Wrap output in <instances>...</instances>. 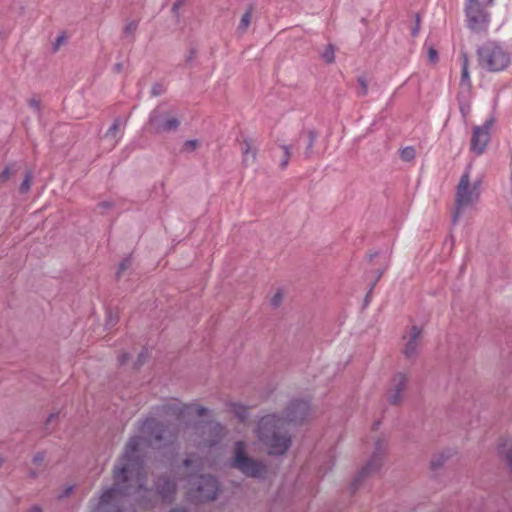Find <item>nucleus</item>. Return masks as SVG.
Wrapping results in <instances>:
<instances>
[{
    "instance_id": "nucleus-1",
    "label": "nucleus",
    "mask_w": 512,
    "mask_h": 512,
    "mask_svg": "<svg viewBox=\"0 0 512 512\" xmlns=\"http://www.w3.org/2000/svg\"><path fill=\"white\" fill-rule=\"evenodd\" d=\"M140 431L143 436L129 438L122 455L114 464L113 485L102 492L91 512H124L122 507L128 497H133L144 508L153 506L155 494L146 487L144 447L173 445L179 429L174 423L148 418L142 422Z\"/></svg>"
},
{
    "instance_id": "nucleus-2",
    "label": "nucleus",
    "mask_w": 512,
    "mask_h": 512,
    "mask_svg": "<svg viewBox=\"0 0 512 512\" xmlns=\"http://www.w3.org/2000/svg\"><path fill=\"white\" fill-rule=\"evenodd\" d=\"M310 413V403L303 399H294L286 407L285 417L278 414L263 416L257 425V437L267 447L270 455H283L291 446L292 438L286 426L289 423L303 422Z\"/></svg>"
},
{
    "instance_id": "nucleus-3",
    "label": "nucleus",
    "mask_w": 512,
    "mask_h": 512,
    "mask_svg": "<svg viewBox=\"0 0 512 512\" xmlns=\"http://www.w3.org/2000/svg\"><path fill=\"white\" fill-rule=\"evenodd\" d=\"M479 66L489 72H500L510 64V55L496 41H487L477 49Z\"/></svg>"
},
{
    "instance_id": "nucleus-4",
    "label": "nucleus",
    "mask_w": 512,
    "mask_h": 512,
    "mask_svg": "<svg viewBox=\"0 0 512 512\" xmlns=\"http://www.w3.org/2000/svg\"><path fill=\"white\" fill-rule=\"evenodd\" d=\"M230 466L250 478H264L267 473V465L263 461L249 456L243 441H237L234 444Z\"/></svg>"
},
{
    "instance_id": "nucleus-5",
    "label": "nucleus",
    "mask_w": 512,
    "mask_h": 512,
    "mask_svg": "<svg viewBox=\"0 0 512 512\" xmlns=\"http://www.w3.org/2000/svg\"><path fill=\"white\" fill-rule=\"evenodd\" d=\"M187 495L196 503L213 501L219 492V482L212 475H191L188 479Z\"/></svg>"
},
{
    "instance_id": "nucleus-6",
    "label": "nucleus",
    "mask_w": 512,
    "mask_h": 512,
    "mask_svg": "<svg viewBox=\"0 0 512 512\" xmlns=\"http://www.w3.org/2000/svg\"><path fill=\"white\" fill-rule=\"evenodd\" d=\"M494 0H467L465 16L468 28L475 32H486L491 22V15L487 8L492 6Z\"/></svg>"
},
{
    "instance_id": "nucleus-7",
    "label": "nucleus",
    "mask_w": 512,
    "mask_h": 512,
    "mask_svg": "<svg viewBox=\"0 0 512 512\" xmlns=\"http://www.w3.org/2000/svg\"><path fill=\"white\" fill-rule=\"evenodd\" d=\"M479 193L477 186H470V173L465 171L459 181L455 198V211L452 216V223L455 225L461 217L463 210L477 201Z\"/></svg>"
},
{
    "instance_id": "nucleus-8",
    "label": "nucleus",
    "mask_w": 512,
    "mask_h": 512,
    "mask_svg": "<svg viewBox=\"0 0 512 512\" xmlns=\"http://www.w3.org/2000/svg\"><path fill=\"white\" fill-rule=\"evenodd\" d=\"M387 451V442L384 439H377L374 452L367 463L357 473L351 483L352 491H356L359 486L369 477L378 473L383 464V457Z\"/></svg>"
},
{
    "instance_id": "nucleus-9",
    "label": "nucleus",
    "mask_w": 512,
    "mask_h": 512,
    "mask_svg": "<svg viewBox=\"0 0 512 512\" xmlns=\"http://www.w3.org/2000/svg\"><path fill=\"white\" fill-rule=\"evenodd\" d=\"M150 129L157 134L176 131L180 126L179 119L169 112L154 109L149 116Z\"/></svg>"
},
{
    "instance_id": "nucleus-10",
    "label": "nucleus",
    "mask_w": 512,
    "mask_h": 512,
    "mask_svg": "<svg viewBox=\"0 0 512 512\" xmlns=\"http://www.w3.org/2000/svg\"><path fill=\"white\" fill-rule=\"evenodd\" d=\"M163 411L167 415L174 416L180 422H185L194 414L198 417H202L207 413V409L203 406L197 404H182L177 401L163 405Z\"/></svg>"
},
{
    "instance_id": "nucleus-11",
    "label": "nucleus",
    "mask_w": 512,
    "mask_h": 512,
    "mask_svg": "<svg viewBox=\"0 0 512 512\" xmlns=\"http://www.w3.org/2000/svg\"><path fill=\"white\" fill-rule=\"evenodd\" d=\"M493 124V120H487L481 126H474L471 137V151L477 155H481L490 140V131Z\"/></svg>"
},
{
    "instance_id": "nucleus-12",
    "label": "nucleus",
    "mask_w": 512,
    "mask_h": 512,
    "mask_svg": "<svg viewBox=\"0 0 512 512\" xmlns=\"http://www.w3.org/2000/svg\"><path fill=\"white\" fill-rule=\"evenodd\" d=\"M155 490L164 502L171 503L177 491V484L166 475L159 476L155 481Z\"/></svg>"
},
{
    "instance_id": "nucleus-13",
    "label": "nucleus",
    "mask_w": 512,
    "mask_h": 512,
    "mask_svg": "<svg viewBox=\"0 0 512 512\" xmlns=\"http://www.w3.org/2000/svg\"><path fill=\"white\" fill-rule=\"evenodd\" d=\"M407 377L403 373H397L394 375L391 387L387 392V401L392 405H398L402 399V393L406 388Z\"/></svg>"
},
{
    "instance_id": "nucleus-14",
    "label": "nucleus",
    "mask_w": 512,
    "mask_h": 512,
    "mask_svg": "<svg viewBox=\"0 0 512 512\" xmlns=\"http://www.w3.org/2000/svg\"><path fill=\"white\" fill-rule=\"evenodd\" d=\"M421 333L422 331L418 326L414 325L411 327L407 343L402 350L406 358H412L416 356Z\"/></svg>"
},
{
    "instance_id": "nucleus-15",
    "label": "nucleus",
    "mask_w": 512,
    "mask_h": 512,
    "mask_svg": "<svg viewBox=\"0 0 512 512\" xmlns=\"http://www.w3.org/2000/svg\"><path fill=\"white\" fill-rule=\"evenodd\" d=\"M211 434V437L208 439H203L199 445H203L206 447H212L216 445L221 439L222 426L218 423H209L205 426Z\"/></svg>"
},
{
    "instance_id": "nucleus-16",
    "label": "nucleus",
    "mask_w": 512,
    "mask_h": 512,
    "mask_svg": "<svg viewBox=\"0 0 512 512\" xmlns=\"http://www.w3.org/2000/svg\"><path fill=\"white\" fill-rule=\"evenodd\" d=\"M123 125H124V123H123L122 119L120 117H117L114 120V122L112 123V125L110 126V128L106 131L104 138L113 140L112 147H115L117 145V143L119 142V140L121 139L122 134H123L121 131V126H123Z\"/></svg>"
},
{
    "instance_id": "nucleus-17",
    "label": "nucleus",
    "mask_w": 512,
    "mask_h": 512,
    "mask_svg": "<svg viewBox=\"0 0 512 512\" xmlns=\"http://www.w3.org/2000/svg\"><path fill=\"white\" fill-rule=\"evenodd\" d=\"M241 152L243 155V162L246 165L253 164L256 160V149L253 147L251 139H244L241 143Z\"/></svg>"
},
{
    "instance_id": "nucleus-18",
    "label": "nucleus",
    "mask_w": 512,
    "mask_h": 512,
    "mask_svg": "<svg viewBox=\"0 0 512 512\" xmlns=\"http://www.w3.org/2000/svg\"><path fill=\"white\" fill-rule=\"evenodd\" d=\"M455 454L453 449H446L436 454L431 459V468L433 470L441 468L444 463Z\"/></svg>"
},
{
    "instance_id": "nucleus-19",
    "label": "nucleus",
    "mask_w": 512,
    "mask_h": 512,
    "mask_svg": "<svg viewBox=\"0 0 512 512\" xmlns=\"http://www.w3.org/2000/svg\"><path fill=\"white\" fill-rule=\"evenodd\" d=\"M18 171L16 163L9 164L0 172V185L6 183Z\"/></svg>"
},
{
    "instance_id": "nucleus-20",
    "label": "nucleus",
    "mask_w": 512,
    "mask_h": 512,
    "mask_svg": "<svg viewBox=\"0 0 512 512\" xmlns=\"http://www.w3.org/2000/svg\"><path fill=\"white\" fill-rule=\"evenodd\" d=\"M183 465L187 469L193 467L196 471H199L202 469V459L195 454H191L184 459Z\"/></svg>"
},
{
    "instance_id": "nucleus-21",
    "label": "nucleus",
    "mask_w": 512,
    "mask_h": 512,
    "mask_svg": "<svg viewBox=\"0 0 512 512\" xmlns=\"http://www.w3.org/2000/svg\"><path fill=\"white\" fill-rule=\"evenodd\" d=\"M230 410L239 418L240 421H245L248 417V409L240 403H232Z\"/></svg>"
},
{
    "instance_id": "nucleus-22",
    "label": "nucleus",
    "mask_w": 512,
    "mask_h": 512,
    "mask_svg": "<svg viewBox=\"0 0 512 512\" xmlns=\"http://www.w3.org/2000/svg\"><path fill=\"white\" fill-rule=\"evenodd\" d=\"M462 58V71H461V82L463 84H470V75L468 71V57L466 53H461Z\"/></svg>"
},
{
    "instance_id": "nucleus-23",
    "label": "nucleus",
    "mask_w": 512,
    "mask_h": 512,
    "mask_svg": "<svg viewBox=\"0 0 512 512\" xmlns=\"http://www.w3.org/2000/svg\"><path fill=\"white\" fill-rule=\"evenodd\" d=\"M251 16H252V13H251V9H249L248 11H246L243 16L241 17V20H240V23L238 25V31H240L241 33H245L251 23Z\"/></svg>"
},
{
    "instance_id": "nucleus-24",
    "label": "nucleus",
    "mask_w": 512,
    "mask_h": 512,
    "mask_svg": "<svg viewBox=\"0 0 512 512\" xmlns=\"http://www.w3.org/2000/svg\"><path fill=\"white\" fill-rule=\"evenodd\" d=\"M307 138H308L307 147H306L304 154H305L306 158H309L313 153V147H314V143L316 141L317 135L313 130H310V131H308Z\"/></svg>"
},
{
    "instance_id": "nucleus-25",
    "label": "nucleus",
    "mask_w": 512,
    "mask_h": 512,
    "mask_svg": "<svg viewBox=\"0 0 512 512\" xmlns=\"http://www.w3.org/2000/svg\"><path fill=\"white\" fill-rule=\"evenodd\" d=\"M32 180H33V173L31 170H28L25 174V178H24L23 182L20 184V187H19L20 193L26 194L30 190Z\"/></svg>"
},
{
    "instance_id": "nucleus-26",
    "label": "nucleus",
    "mask_w": 512,
    "mask_h": 512,
    "mask_svg": "<svg viewBox=\"0 0 512 512\" xmlns=\"http://www.w3.org/2000/svg\"><path fill=\"white\" fill-rule=\"evenodd\" d=\"M358 83V91L357 94L360 97H364L368 94V81L364 75L358 76L357 78Z\"/></svg>"
},
{
    "instance_id": "nucleus-27",
    "label": "nucleus",
    "mask_w": 512,
    "mask_h": 512,
    "mask_svg": "<svg viewBox=\"0 0 512 512\" xmlns=\"http://www.w3.org/2000/svg\"><path fill=\"white\" fill-rule=\"evenodd\" d=\"M322 58L326 63H333L335 60V49L332 44L326 46L322 53Z\"/></svg>"
},
{
    "instance_id": "nucleus-28",
    "label": "nucleus",
    "mask_w": 512,
    "mask_h": 512,
    "mask_svg": "<svg viewBox=\"0 0 512 512\" xmlns=\"http://www.w3.org/2000/svg\"><path fill=\"white\" fill-rule=\"evenodd\" d=\"M281 148L283 150V155H282V158L280 161V167L282 169H285L287 167L290 157H291V149H290V146H287V145H282Z\"/></svg>"
},
{
    "instance_id": "nucleus-29",
    "label": "nucleus",
    "mask_w": 512,
    "mask_h": 512,
    "mask_svg": "<svg viewBox=\"0 0 512 512\" xmlns=\"http://www.w3.org/2000/svg\"><path fill=\"white\" fill-rule=\"evenodd\" d=\"M400 157L406 162L413 160L415 157V149L411 146L403 148L400 152Z\"/></svg>"
},
{
    "instance_id": "nucleus-30",
    "label": "nucleus",
    "mask_w": 512,
    "mask_h": 512,
    "mask_svg": "<svg viewBox=\"0 0 512 512\" xmlns=\"http://www.w3.org/2000/svg\"><path fill=\"white\" fill-rule=\"evenodd\" d=\"M499 453L504 457L507 466L512 472V447H509L507 449H501Z\"/></svg>"
},
{
    "instance_id": "nucleus-31",
    "label": "nucleus",
    "mask_w": 512,
    "mask_h": 512,
    "mask_svg": "<svg viewBox=\"0 0 512 512\" xmlns=\"http://www.w3.org/2000/svg\"><path fill=\"white\" fill-rule=\"evenodd\" d=\"M132 264V261L130 258H125L119 265V268H118V271L116 273V277L117 279H119L122 275V273L127 270L128 268H130Z\"/></svg>"
},
{
    "instance_id": "nucleus-32",
    "label": "nucleus",
    "mask_w": 512,
    "mask_h": 512,
    "mask_svg": "<svg viewBox=\"0 0 512 512\" xmlns=\"http://www.w3.org/2000/svg\"><path fill=\"white\" fill-rule=\"evenodd\" d=\"M198 147V141L197 140H187L183 144V151L185 152H192Z\"/></svg>"
},
{
    "instance_id": "nucleus-33",
    "label": "nucleus",
    "mask_w": 512,
    "mask_h": 512,
    "mask_svg": "<svg viewBox=\"0 0 512 512\" xmlns=\"http://www.w3.org/2000/svg\"><path fill=\"white\" fill-rule=\"evenodd\" d=\"M137 27H138V22L137 21H131V22L127 23L125 28H124V34L126 36H129L130 34H133L136 31Z\"/></svg>"
},
{
    "instance_id": "nucleus-34",
    "label": "nucleus",
    "mask_w": 512,
    "mask_h": 512,
    "mask_svg": "<svg viewBox=\"0 0 512 512\" xmlns=\"http://www.w3.org/2000/svg\"><path fill=\"white\" fill-rule=\"evenodd\" d=\"M185 2L186 0H176L172 5L171 11L176 17L179 16L180 8L185 4Z\"/></svg>"
},
{
    "instance_id": "nucleus-35",
    "label": "nucleus",
    "mask_w": 512,
    "mask_h": 512,
    "mask_svg": "<svg viewBox=\"0 0 512 512\" xmlns=\"http://www.w3.org/2000/svg\"><path fill=\"white\" fill-rule=\"evenodd\" d=\"M163 92H164V87L162 84L155 83L152 86V89H151L152 96H160L163 94Z\"/></svg>"
},
{
    "instance_id": "nucleus-36",
    "label": "nucleus",
    "mask_w": 512,
    "mask_h": 512,
    "mask_svg": "<svg viewBox=\"0 0 512 512\" xmlns=\"http://www.w3.org/2000/svg\"><path fill=\"white\" fill-rule=\"evenodd\" d=\"M428 59L430 62L435 63L438 61V52L433 47L428 49Z\"/></svg>"
},
{
    "instance_id": "nucleus-37",
    "label": "nucleus",
    "mask_w": 512,
    "mask_h": 512,
    "mask_svg": "<svg viewBox=\"0 0 512 512\" xmlns=\"http://www.w3.org/2000/svg\"><path fill=\"white\" fill-rule=\"evenodd\" d=\"M282 298H283L282 293L281 292H277L273 296V298L271 299V305L273 307H278L281 304V302H282Z\"/></svg>"
},
{
    "instance_id": "nucleus-38",
    "label": "nucleus",
    "mask_w": 512,
    "mask_h": 512,
    "mask_svg": "<svg viewBox=\"0 0 512 512\" xmlns=\"http://www.w3.org/2000/svg\"><path fill=\"white\" fill-rule=\"evenodd\" d=\"M66 41V38L64 35L57 36L54 44H53V50L56 52L60 48V46Z\"/></svg>"
},
{
    "instance_id": "nucleus-39",
    "label": "nucleus",
    "mask_w": 512,
    "mask_h": 512,
    "mask_svg": "<svg viewBox=\"0 0 512 512\" xmlns=\"http://www.w3.org/2000/svg\"><path fill=\"white\" fill-rule=\"evenodd\" d=\"M415 18H416L415 19V25H414V27L411 30V34H412L413 37H415L418 34L419 29H420V16H419V14H416Z\"/></svg>"
},
{
    "instance_id": "nucleus-40",
    "label": "nucleus",
    "mask_w": 512,
    "mask_h": 512,
    "mask_svg": "<svg viewBox=\"0 0 512 512\" xmlns=\"http://www.w3.org/2000/svg\"><path fill=\"white\" fill-rule=\"evenodd\" d=\"M29 106L33 108L36 112L40 111V100L36 97H33L29 100Z\"/></svg>"
},
{
    "instance_id": "nucleus-41",
    "label": "nucleus",
    "mask_w": 512,
    "mask_h": 512,
    "mask_svg": "<svg viewBox=\"0 0 512 512\" xmlns=\"http://www.w3.org/2000/svg\"><path fill=\"white\" fill-rule=\"evenodd\" d=\"M44 458H45L44 452H38L33 457V463L36 465H39L44 461Z\"/></svg>"
},
{
    "instance_id": "nucleus-42",
    "label": "nucleus",
    "mask_w": 512,
    "mask_h": 512,
    "mask_svg": "<svg viewBox=\"0 0 512 512\" xmlns=\"http://www.w3.org/2000/svg\"><path fill=\"white\" fill-rule=\"evenodd\" d=\"M459 109L463 117H466L470 112V106L462 102L459 105Z\"/></svg>"
},
{
    "instance_id": "nucleus-43",
    "label": "nucleus",
    "mask_w": 512,
    "mask_h": 512,
    "mask_svg": "<svg viewBox=\"0 0 512 512\" xmlns=\"http://www.w3.org/2000/svg\"><path fill=\"white\" fill-rule=\"evenodd\" d=\"M146 352L142 351L139 355H138V359H137V362H136V366H141L145 360H146Z\"/></svg>"
},
{
    "instance_id": "nucleus-44",
    "label": "nucleus",
    "mask_w": 512,
    "mask_h": 512,
    "mask_svg": "<svg viewBox=\"0 0 512 512\" xmlns=\"http://www.w3.org/2000/svg\"><path fill=\"white\" fill-rule=\"evenodd\" d=\"M116 322H117V315L112 316V314L110 313L108 316L107 325L112 327L113 325L116 324Z\"/></svg>"
},
{
    "instance_id": "nucleus-45",
    "label": "nucleus",
    "mask_w": 512,
    "mask_h": 512,
    "mask_svg": "<svg viewBox=\"0 0 512 512\" xmlns=\"http://www.w3.org/2000/svg\"><path fill=\"white\" fill-rule=\"evenodd\" d=\"M128 358H129L128 354L123 353L119 356L118 360H119L120 364H124L127 362Z\"/></svg>"
},
{
    "instance_id": "nucleus-46",
    "label": "nucleus",
    "mask_w": 512,
    "mask_h": 512,
    "mask_svg": "<svg viewBox=\"0 0 512 512\" xmlns=\"http://www.w3.org/2000/svg\"><path fill=\"white\" fill-rule=\"evenodd\" d=\"M28 512H42V509H41V507H39V506H37V505H36V506L31 507V508L28 510Z\"/></svg>"
},
{
    "instance_id": "nucleus-47",
    "label": "nucleus",
    "mask_w": 512,
    "mask_h": 512,
    "mask_svg": "<svg viewBox=\"0 0 512 512\" xmlns=\"http://www.w3.org/2000/svg\"><path fill=\"white\" fill-rule=\"evenodd\" d=\"M111 205L112 204L110 202H102L99 204L100 207L105 208V209L111 207Z\"/></svg>"
},
{
    "instance_id": "nucleus-48",
    "label": "nucleus",
    "mask_w": 512,
    "mask_h": 512,
    "mask_svg": "<svg viewBox=\"0 0 512 512\" xmlns=\"http://www.w3.org/2000/svg\"><path fill=\"white\" fill-rule=\"evenodd\" d=\"M114 70H115L116 72H120V71L122 70V64H121V63H116V64L114 65Z\"/></svg>"
},
{
    "instance_id": "nucleus-49",
    "label": "nucleus",
    "mask_w": 512,
    "mask_h": 512,
    "mask_svg": "<svg viewBox=\"0 0 512 512\" xmlns=\"http://www.w3.org/2000/svg\"><path fill=\"white\" fill-rule=\"evenodd\" d=\"M55 417H57V414H50L47 419L46 425H48Z\"/></svg>"
},
{
    "instance_id": "nucleus-50",
    "label": "nucleus",
    "mask_w": 512,
    "mask_h": 512,
    "mask_svg": "<svg viewBox=\"0 0 512 512\" xmlns=\"http://www.w3.org/2000/svg\"><path fill=\"white\" fill-rule=\"evenodd\" d=\"M170 512H188V511L184 508H174Z\"/></svg>"
},
{
    "instance_id": "nucleus-51",
    "label": "nucleus",
    "mask_w": 512,
    "mask_h": 512,
    "mask_svg": "<svg viewBox=\"0 0 512 512\" xmlns=\"http://www.w3.org/2000/svg\"><path fill=\"white\" fill-rule=\"evenodd\" d=\"M71 490H72V488H71V487L67 488V489L65 490L64 495H63V496H68Z\"/></svg>"
},
{
    "instance_id": "nucleus-52",
    "label": "nucleus",
    "mask_w": 512,
    "mask_h": 512,
    "mask_svg": "<svg viewBox=\"0 0 512 512\" xmlns=\"http://www.w3.org/2000/svg\"><path fill=\"white\" fill-rule=\"evenodd\" d=\"M193 58H194V51H191L187 60L191 61Z\"/></svg>"
},
{
    "instance_id": "nucleus-53",
    "label": "nucleus",
    "mask_w": 512,
    "mask_h": 512,
    "mask_svg": "<svg viewBox=\"0 0 512 512\" xmlns=\"http://www.w3.org/2000/svg\"><path fill=\"white\" fill-rule=\"evenodd\" d=\"M379 425H380V422H379V421L375 422V423H374V425H373V429H374V430H377V429H378V427H379Z\"/></svg>"
},
{
    "instance_id": "nucleus-54",
    "label": "nucleus",
    "mask_w": 512,
    "mask_h": 512,
    "mask_svg": "<svg viewBox=\"0 0 512 512\" xmlns=\"http://www.w3.org/2000/svg\"><path fill=\"white\" fill-rule=\"evenodd\" d=\"M30 476L34 478V477H36V476H37V473H36L35 471H31V472H30Z\"/></svg>"
},
{
    "instance_id": "nucleus-55",
    "label": "nucleus",
    "mask_w": 512,
    "mask_h": 512,
    "mask_svg": "<svg viewBox=\"0 0 512 512\" xmlns=\"http://www.w3.org/2000/svg\"><path fill=\"white\" fill-rule=\"evenodd\" d=\"M376 255H377V253H375V254H370V255H369V258H370V259H372V258H373V257H375Z\"/></svg>"
},
{
    "instance_id": "nucleus-56",
    "label": "nucleus",
    "mask_w": 512,
    "mask_h": 512,
    "mask_svg": "<svg viewBox=\"0 0 512 512\" xmlns=\"http://www.w3.org/2000/svg\"><path fill=\"white\" fill-rule=\"evenodd\" d=\"M374 286H375V283H373V284L371 285V289H370V290H372V289L374 288ZM370 292H371V291H369V293H370Z\"/></svg>"
}]
</instances>
